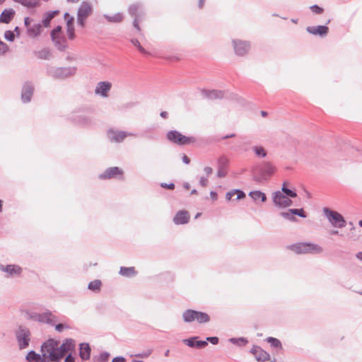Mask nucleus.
Segmentation results:
<instances>
[{
  "label": "nucleus",
  "mask_w": 362,
  "mask_h": 362,
  "mask_svg": "<svg viewBox=\"0 0 362 362\" xmlns=\"http://www.w3.org/2000/svg\"><path fill=\"white\" fill-rule=\"evenodd\" d=\"M41 354L45 358V362H60L62 355L58 351V341L54 339H49L41 345Z\"/></svg>",
  "instance_id": "f257e3e1"
},
{
  "label": "nucleus",
  "mask_w": 362,
  "mask_h": 362,
  "mask_svg": "<svg viewBox=\"0 0 362 362\" xmlns=\"http://www.w3.org/2000/svg\"><path fill=\"white\" fill-rule=\"evenodd\" d=\"M76 70L77 68L76 66L55 67L51 65H47L46 74L55 80H64L74 76Z\"/></svg>",
  "instance_id": "f03ea898"
},
{
  "label": "nucleus",
  "mask_w": 362,
  "mask_h": 362,
  "mask_svg": "<svg viewBox=\"0 0 362 362\" xmlns=\"http://www.w3.org/2000/svg\"><path fill=\"white\" fill-rule=\"evenodd\" d=\"M289 248L297 254H319L322 252V248L318 245L308 243L293 244Z\"/></svg>",
  "instance_id": "7ed1b4c3"
},
{
  "label": "nucleus",
  "mask_w": 362,
  "mask_h": 362,
  "mask_svg": "<svg viewBox=\"0 0 362 362\" xmlns=\"http://www.w3.org/2000/svg\"><path fill=\"white\" fill-rule=\"evenodd\" d=\"M182 318L185 322L189 323L196 320L199 323H206L210 320L209 315L203 312L187 309L182 313Z\"/></svg>",
  "instance_id": "20e7f679"
},
{
  "label": "nucleus",
  "mask_w": 362,
  "mask_h": 362,
  "mask_svg": "<svg viewBox=\"0 0 362 362\" xmlns=\"http://www.w3.org/2000/svg\"><path fill=\"white\" fill-rule=\"evenodd\" d=\"M15 336L20 349H25L29 346L31 332L24 325H19L15 332Z\"/></svg>",
  "instance_id": "39448f33"
},
{
  "label": "nucleus",
  "mask_w": 362,
  "mask_h": 362,
  "mask_svg": "<svg viewBox=\"0 0 362 362\" xmlns=\"http://www.w3.org/2000/svg\"><path fill=\"white\" fill-rule=\"evenodd\" d=\"M254 171L258 177L257 180L262 181L269 179L274 173L275 168L271 163L264 162L256 166Z\"/></svg>",
  "instance_id": "423d86ee"
},
{
  "label": "nucleus",
  "mask_w": 362,
  "mask_h": 362,
  "mask_svg": "<svg viewBox=\"0 0 362 362\" xmlns=\"http://www.w3.org/2000/svg\"><path fill=\"white\" fill-rule=\"evenodd\" d=\"M323 212L329 221V223L337 228H344L346 225V222L343 216L336 211L331 210L329 208H324Z\"/></svg>",
  "instance_id": "0eeeda50"
},
{
  "label": "nucleus",
  "mask_w": 362,
  "mask_h": 362,
  "mask_svg": "<svg viewBox=\"0 0 362 362\" xmlns=\"http://www.w3.org/2000/svg\"><path fill=\"white\" fill-rule=\"evenodd\" d=\"M166 136L170 141L180 146L194 143L196 141L194 137L186 136L176 130L168 132Z\"/></svg>",
  "instance_id": "6e6552de"
},
{
  "label": "nucleus",
  "mask_w": 362,
  "mask_h": 362,
  "mask_svg": "<svg viewBox=\"0 0 362 362\" xmlns=\"http://www.w3.org/2000/svg\"><path fill=\"white\" fill-rule=\"evenodd\" d=\"M92 12V6L88 1H84L81 3L77 11V23L81 27H84L86 19Z\"/></svg>",
  "instance_id": "1a4fd4ad"
},
{
  "label": "nucleus",
  "mask_w": 362,
  "mask_h": 362,
  "mask_svg": "<svg viewBox=\"0 0 362 362\" xmlns=\"http://www.w3.org/2000/svg\"><path fill=\"white\" fill-rule=\"evenodd\" d=\"M274 204L281 209L287 208L293 204L291 199L286 197L281 192L276 191L272 194Z\"/></svg>",
  "instance_id": "9d476101"
},
{
  "label": "nucleus",
  "mask_w": 362,
  "mask_h": 362,
  "mask_svg": "<svg viewBox=\"0 0 362 362\" xmlns=\"http://www.w3.org/2000/svg\"><path fill=\"white\" fill-rule=\"evenodd\" d=\"M0 271L6 273L7 278L19 277L23 273V268L18 264H6L0 263Z\"/></svg>",
  "instance_id": "9b49d317"
},
{
  "label": "nucleus",
  "mask_w": 362,
  "mask_h": 362,
  "mask_svg": "<svg viewBox=\"0 0 362 362\" xmlns=\"http://www.w3.org/2000/svg\"><path fill=\"white\" fill-rule=\"evenodd\" d=\"M76 341L71 338L65 339L61 344L58 341V351L59 354L62 355V359L69 352H71L75 350Z\"/></svg>",
  "instance_id": "f8f14e48"
},
{
  "label": "nucleus",
  "mask_w": 362,
  "mask_h": 362,
  "mask_svg": "<svg viewBox=\"0 0 362 362\" xmlns=\"http://www.w3.org/2000/svg\"><path fill=\"white\" fill-rule=\"evenodd\" d=\"M233 45L235 53L238 56H244L249 52L250 48L249 42L240 40H233Z\"/></svg>",
  "instance_id": "ddd939ff"
},
{
  "label": "nucleus",
  "mask_w": 362,
  "mask_h": 362,
  "mask_svg": "<svg viewBox=\"0 0 362 362\" xmlns=\"http://www.w3.org/2000/svg\"><path fill=\"white\" fill-rule=\"evenodd\" d=\"M34 93V86L30 81L24 83L21 91V100L23 103H27L31 100Z\"/></svg>",
  "instance_id": "4468645a"
},
{
  "label": "nucleus",
  "mask_w": 362,
  "mask_h": 362,
  "mask_svg": "<svg viewBox=\"0 0 362 362\" xmlns=\"http://www.w3.org/2000/svg\"><path fill=\"white\" fill-rule=\"evenodd\" d=\"M108 136L111 141L119 143L123 141V140L127 136H135L136 134L134 133L127 132L124 131L110 130L108 132Z\"/></svg>",
  "instance_id": "2eb2a0df"
},
{
  "label": "nucleus",
  "mask_w": 362,
  "mask_h": 362,
  "mask_svg": "<svg viewBox=\"0 0 362 362\" xmlns=\"http://www.w3.org/2000/svg\"><path fill=\"white\" fill-rule=\"evenodd\" d=\"M250 352L254 355L257 361L264 362L270 359V355L260 346L254 345Z\"/></svg>",
  "instance_id": "dca6fc26"
},
{
  "label": "nucleus",
  "mask_w": 362,
  "mask_h": 362,
  "mask_svg": "<svg viewBox=\"0 0 362 362\" xmlns=\"http://www.w3.org/2000/svg\"><path fill=\"white\" fill-rule=\"evenodd\" d=\"M112 88V83L109 81H100L97 83L95 88V95L103 98H107L108 93Z\"/></svg>",
  "instance_id": "f3484780"
},
{
  "label": "nucleus",
  "mask_w": 362,
  "mask_h": 362,
  "mask_svg": "<svg viewBox=\"0 0 362 362\" xmlns=\"http://www.w3.org/2000/svg\"><path fill=\"white\" fill-rule=\"evenodd\" d=\"M56 320V317L48 310L37 314V322H38L54 325Z\"/></svg>",
  "instance_id": "a211bd4d"
},
{
  "label": "nucleus",
  "mask_w": 362,
  "mask_h": 362,
  "mask_svg": "<svg viewBox=\"0 0 362 362\" xmlns=\"http://www.w3.org/2000/svg\"><path fill=\"white\" fill-rule=\"evenodd\" d=\"M306 30L310 34L323 37L328 34L329 28L327 25L308 26Z\"/></svg>",
  "instance_id": "6ab92c4d"
},
{
  "label": "nucleus",
  "mask_w": 362,
  "mask_h": 362,
  "mask_svg": "<svg viewBox=\"0 0 362 362\" xmlns=\"http://www.w3.org/2000/svg\"><path fill=\"white\" fill-rule=\"evenodd\" d=\"M123 175V171L118 167H111L107 168L103 173L99 175L102 180L111 179L115 177L117 175Z\"/></svg>",
  "instance_id": "aec40b11"
},
{
  "label": "nucleus",
  "mask_w": 362,
  "mask_h": 362,
  "mask_svg": "<svg viewBox=\"0 0 362 362\" xmlns=\"http://www.w3.org/2000/svg\"><path fill=\"white\" fill-rule=\"evenodd\" d=\"M228 160L225 156H221L218 159L217 177H224L227 175V165Z\"/></svg>",
  "instance_id": "412c9836"
},
{
  "label": "nucleus",
  "mask_w": 362,
  "mask_h": 362,
  "mask_svg": "<svg viewBox=\"0 0 362 362\" xmlns=\"http://www.w3.org/2000/svg\"><path fill=\"white\" fill-rule=\"evenodd\" d=\"M91 354V348L88 343H81L79 344V357L82 361H86L90 359Z\"/></svg>",
  "instance_id": "4be33fe9"
},
{
  "label": "nucleus",
  "mask_w": 362,
  "mask_h": 362,
  "mask_svg": "<svg viewBox=\"0 0 362 362\" xmlns=\"http://www.w3.org/2000/svg\"><path fill=\"white\" fill-rule=\"evenodd\" d=\"M189 220V215L187 211H178L173 218V221L177 225L185 224Z\"/></svg>",
  "instance_id": "5701e85b"
},
{
  "label": "nucleus",
  "mask_w": 362,
  "mask_h": 362,
  "mask_svg": "<svg viewBox=\"0 0 362 362\" xmlns=\"http://www.w3.org/2000/svg\"><path fill=\"white\" fill-rule=\"evenodd\" d=\"M202 93L204 98L208 99H221L224 95V92L218 90H203Z\"/></svg>",
  "instance_id": "b1692460"
},
{
  "label": "nucleus",
  "mask_w": 362,
  "mask_h": 362,
  "mask_svg": "<svg viewBox=\"0 0 362 362\" xmlns=\"http://www.w3.org/2000/svg\"><path fill=\"white\" fill-rule=\"evenodd\" d=\"M15 16V11L13 8L4 9L0 15V23L8 24Z\"/></svg>",
  "instance_id": "393cba45"
},
{
  "label": "nucleus",
  "mask_w": 362,
  "mask_h": 362,
  "mask_svg": "<svg viewBox=\"0 0 362 362\" xmlns=\"http://www.w3.org/2000/svg\"><path fill=\"white\" fill-rule=\"evenodd\" d=\"M73 121L81 126H88L91 124L90 118L83 114L74 115L72 117Z\"/></svg>",
  "instance_id": "a878e982"
},
{
  "label": "nucleus",
  "mask_w": 362,
  "mask_h": 362,
  "mask_svg": "<svg viewBox=\"0 0 362 362\" xmlns=\"http://www.w3.org/2000/svg\"><path fill=\"white\" fill-rule=\"evenodd\" d=\"M53 42L54 43L55 47L59 50V51H65L66 49L68 47V44L66 39L64 37L58 36V37H53L52 38Z\"/></svg>",
  "instance_id": "bb28decb"
},
{
  "label": "nucleus",
  "mask_w": 362,
  "mask_h": 362,
  "mask_svg": "<svg viewBox=\"0 0 362 362\" xmlns=\"http://www.w3.org/2000/svg\"><path fill=\"white\" fill-rule=\"evenodd\" d=\"M28 362H45L42 355L37 354L35 351H30L25 357Z\"/></svg>",
  "instance_id": "cd10ccee"
},
{
  "label": "nucleus",
  "mask_w": 362,
  "mask_h": 362,
  "mask_svg": "<svg viewBox=\"0 0 362 362\" xmlns=\"http://www.w3.org/2000/svg\"><path fill=\"white\" fill-rule=\"evenodd\" d=\"M21 313L24 316L25 320L37 322L38 314L37 313L32 311L28 308L21 309Z\"/></svg>",
  "instance_id": "c85d7f7f"
},
{
  "label": "nucleus",
  "mask_w": 362,
  "mask_h": 362,
  "mask_svg": "<svg viewBox=\"0 0 362 362\" xmlns=\"http://www.w3.org/2000/svg\"><path fill=\"white\" fill-rule=\"evenodd\" d=\"M249 196L255 201L257 202V200H260L262 202H265L267 201V196L266 194L259 191V190H255L252 191L249 193Z\"/></svg>",
  "instance_id": "c756f323"
},
{
  "label": "nucleus",
  "mask_w": 362,
  "mask_h": 362,
  "mask_svg": "<svg viewBox=\"0 0 362 362\" xmlns=\"http://www.w3.org/2000/svg\"><path fill=\"white\" fill-rule=\"evenodd\" d=\"M136 274V272L135 271L134 267H121L119 269V274L124 276L127 277H132L135 276Z\"/></svg>",
  "instance_id": "7c9ffc66"
},
{
  "label": "nucleus",
  "mask_w": 362,
  "mask_h": 362,
  "mask_svg": "<svg viewBox=\"0 0 362 362\" xmlns=\"http://www.w3.org/2000/svg\"><path fill=\"white\" fill-rule=\"evenodd\" d=\"M42 26L40 23L34 24L28 28V33L30 36L37 37L41 33Z\"/></svg>",
  "instance_id": "2f4dec72"
},
{
  "label": "nucleus",
  "mask_w": 362,
  "mask_h": 362,
  "mask_svg": "<svg viewBox=\"0 0 362 362\" xmlns=\"http://www.w3.org/2000/svg\"><path fill=\"white\" fill-rule=\"evenodd\" d=\"M104 18L110 23H120L123 20V15L121 13H117L112 16L105 14Z\"/></svg>",
  "instance_id": "473e14b6"
},
{
  "label": "nucleus",
  "mask_w": 362,
  "mask_h": 362,
  "mask_svg": "<svg viewBox=\"0 0 362 362\" xmlns=\"http://www.w3.org/2000/svg\"><path fill=\"white\" fill-rule=\"evenodd\" d=\"M281 192L288 198H294L297 197L296 192L288 188L286 182H284L281 187Z\"/></svg>",
  "instance_id": "72a5a7b5"
},
{
  "label": "nucleus",
  "mask_w": 362,
  "mask_h": 362,
  "mask_svg": "<svg viewBox=\"0 0 362 362\" xmlns=\"http://www.w3.org/2000/svg\"><path fill=\"white\" fill-rule=\"evenodd\" d=\"M59 13L58 10L48 11L46 13L45 17L42 19V23L45 27L49 26L51 20Z\"/></svg>",
  "instance_id": "f704fd0d"
},
{
  "label": "nucleus",
  "mask_w": 362,
  "mask_h": 362,
  "mask_svg": "<svg viewBox=\"0 0 362 362\" xmlns=\"http://www.w3.org/2000/svg\"><path fill=\"white\" fill-rule=\"evenodd\" d=\"M266 341L270 344V346L273 348H276V349H278L279 350H282L283 349V346H282V344L281 342L280 341L279 339H276V338H274V337H269L266 339Z\"/></svg>",
  "instance_id": "c9c22d12"
},
{
  "label": "nucleus",
  "mask_w": 362,
  "mask_h": 362,
  "mask_svg": "<svg viewBox=\"0 0 362 362\" xmlns=\"http://www.w3.org/2000/svg\"><path fill=\"white\" fill-rule=\"evenodd\" d=\"M14 2L21 4L27 8H35L38 6V3L34 0H13Z\"/></svg>",
  "instance_id": "e433bc0d"
},
{
  "label": "nucleus",
  "mask_w": 362,
  "mask_h": 362,
  "mask_svg": "<svg viewBox=\"0 0 362 362\" xmlns=\"http://www.w3.org/2000/svg\"><path fill=\"white\" fill-rule=\"evenodd\" d=\"M110 358V354L103 351L100 353L98 356H95L93 358V362H108Z\"/></svg>",
  "instance_id": "4c0bfd02"
},
{
  "label": "nucleus",
  "mask_w": 362,
  "mask_h": 362,
  "mask_svg": "<svg viewBox=\"0 0 362 362\" xmlns=\"http://www.w3.org/2000/svg\"><path fill=\"white\" fill-rule=\"evenodd\" d=\"M255 156L258 158H264L267 156V151L262 146H255L252 148Z\"/></svg>",
  "instance_id": "58836bf2"
},
{
  "label": "nucleus",
  "mask_w": 362,
  "mask_h": 362,
  "mask_svg": "<svg viewBox=\"0 0 362 362\" xmlns=\"http://www.w3.org/2000/svg\"><path fill=\"white\" fill-rule=\"evenodd\" d=\"M35 54L37 58L41 59H49L51 56L49 50L47 48L35 52Z\"/></svg>",
  "instance_id": "ea45409f"
},
{
  "label": "nucleus",
  "mask_w": 362,
  "mask_h": 362,
  "mask_svg": "<svg viewBox=\"0 0 362 362\" xmlns=\"http://www.w3.org/2000/svg\"><path fill=\"white\" fill-rule=\"evenodd\" d=\"M229 341L239 346H245L248 343V340L245 337L230 338Z\"/></svg>",
  "instance_id": "a19ab883"
},
{
  "label": "nucleus",
  "mask_w": 362,
  "mask_h": 362,
  "mask_svg": "<svg viewBox=\"0 0 362 362\" xmlns=\"http://www.w3.org/2000/svg\"><path fill=\"white\" fill-rule=\"evenodd\" d=\"M102 285L100 280H94L89 283L88 284V289L93 291H99L100 289V286Z\"/></svg>",
  "instance_id": "79ce46f5"
},
{
  "label": "nucleus",
  "mask_w": 362,
  "mask_h": 362,
  "mask_svg": "<svg viewBox=\"0 0 362 362\" xmlns=\"http://www.w3.org/2000/svg\"><path fill=\"white\" fill-rule=\"evenodd\" d=\"M280 216L286 220L293 222L296 221V218L291 212V209H288L287 211L281 212Z\"/></svg>",
  "instance_id": "37998d69"
},
{
  "label": "nucleus",
  "mask_w": 362,
  "mask_h": 362,
  "mask_svg": "<svg viewBox=\"0 0 362 362\" xmlns=\"http://www.w3.org/2000/svg\"><path fill=\"white\" fill-rule=\"evenodd\" d=\"M140 6V4H134L129 6V13L132 16H134V18L138 17L137 16V11L139 10V8Z\"/></svg>",
  "instance_id": "c03bdc74"
},
{
  "label": "nucleus",
  "mask_w": 362,
  "mask_h": 362,
  "mask_svg": "<svg viewBox=\"0 0 362 362\" xmlns=\"http://www.w3.org/2000/svg\"><path fill=\"white\" fill-rule=\"evenodd\" d=\"M132 43L137 47L139 51L143 54H148V52H147L140 44L139 41L137 39H132L131 40Z\"/></svg>",
  "instance_id": "a18cd8bd"
},
{
  "label": "nucleus",
  "mask_w": 362,
  "mask_h": 362,
  "mask_svg": "<svg viewBox=\"0 0 362 362\" xmlns=\"http://www.w3.org/2000/svg\"><path fill=\"white\" fill-rule=\"evenodd\" d=\"M198 339L197 337H193L189 339H183V343L186 344L187 346L189 347H195L197 339Z\"/></svg>",
  "instance_id": "49530a36"
},
{
  "label": "nucleus",
  "mask_w": 362,
  "mask_h": 362,
  "mask_svg": "<svg viewBox=\"0 0 362 362\" xmlns=\"http://www.w3.org/2000/svg\"><path fill=\"white\" fill-rule=\"evenodd\" d=\"M291 212L293 213V215L295 216V215H297L302 218H305L307 216L304 209L303 208L301 209H290Z\"/></svg>",
  "instance_id": "de8ad7c7"
},
{
  "label": "nucleus",
  "mask_w": 362,
  "mask_h": 362,
  "mask_svg": "<svg viewBox=\"0 0 362 362\" xmlns=\"http://www.w3.org/2000/svg\"><path fill=\"white\" fill-rule=\"evenodd\" d=\"M152 351H153V350L151 349H148L144 351L134 354V356L137 357V358H145L148 357L151 354Z\"/></svg>",
  "instance_id": "09e8293b"
},
{
  "label": "nucleus",
  "mask_w": 362,
  "mask_h": 362,
  "mask_svg": "<svg viewBox=\"0 0 362 362\" xmlns=\"http://www.w3.org/2000/svg\"><path fill=\"white\" fill-rule=\"evenodd\" d=\"M4 37L6 40L9 41V42H13L14 41V39H15V34H14V32L11 31V30H6L5 33H4Z\"/></svg>",
  "instance_id": "8fccbe9b"
},
{
  "label": "nucleus",
  "mask_w": 362,
  "mask_h": 362,
  "mask_svg": "<svg viewBox=\"0 0 362 362\" xmlns=\"http://www.w3.org/2000/svg\"><path fill=\"white\" fill-rule=\"evenodd\" d=\"M62 30V27L60 25H57L56 28H54L50 34L51 38H53V37H58L59 35V33Z\"/></svg>",
  "instance_id": "3c124183"
},
{
  "label": "nucleus",
  "mask_w": 362,
  "mask_h": 362,
  "mask_svg": "<svg viewBox=\"0 0 362 362\" xmlns=\"http://www.w3.org/2000/svg\"><path fill=\"white\" fill-rule=\"evenodd\" d=\"M8 51V45L0 40V54H4Z\"/></svg>",
  "instance_id": "603ef678"
},
{
  "label": "nucleus",
  "mask_w": 362,
  "mask_h": 362,
  "mask_svg": "<svg viewBox=\"0 0 362 362\" xmlns=\"http://www.w3.org/2000/svg\"><path fill=\"white\" fill-rule=\"evenodd\" d=\"M67 30V35L70 40H74L75 38V33H74V27H66Z\"/></svg>",
  "instance_id": "864d4df0"
},
{
  "label": "nucleus",
  "mask_w": 362,
  "mask_h": 362,
  "mask_svg": "<svg viewBox=\"0 0 362 362\" xmlns=\"http://www.w3.org/2000/svg\"><path fill=\"white\" fill-rule=\"evenodd\" d=\"M310 8L313 13L317 14H320L323 12V8L318 6L317 5H313L310 7Z\"/></svg>",
  "instance_id": "5fc2aeb1"
},
{
  "label": "nucleus",
  "mask_w": 362,
  "mask_h": 362,
  "mask_svg": "<svg viewBox=\"0 0 362 362\" xmlns=\"http://www.w3.org/2000/svg\"><path fill=\"white\" fill-rule=\"evenodd\" d=\"M69 328H70V327L69 325H67L66 324L59 323V324H57L55 325V329L59 332H62V330L64 329H69Z\"/></svg>",
  "instance_id": "6e6d98bb"
},
{
  "label": "nucleus",
  "mask_w": 362,
  "mask_h": 362,
  "mask_svg": "<svg viewBox=\"0 0 362 362\" xmlns=\"http://www.w3.org/2000/svg\"><path fill=\"white\" fill-rule=\"evenodd\" d=\"M233 192H234V195L237 194V198H236L237 200L243 199L245 197V192L240 189H233Z\"/></svg>",
  "instance_id": "4d7b16f0"
},
{
  "label": "nucleus",
  "mask_w": 362,
  "mask_h": 362,
  "mask_svg": "<svg viewBox=\"0 0 362 362\" xmlns=\"http://www.w3.org/2000/svg\"><path fill=\"white\" fill-rule=\"evenodd\" d=\"M207 344H208V343L206 341H198L197 339L195 348L202 349V348L205 347L206 346H207Z\"/></svg>",
  "instance_id": "13d9d810"
},
{
  "label": "nucleus",
  "mask_w": 362,
  "mask_h": 362,
  "mask_svg": "<svg viewBox=\"0 0 362 362\" xmlns=\"http://www.w3.org/2000/svg\"><path fill=\"white\" fill-rule=\"evenodd\" d=\"M64 362H75V356L71 353H69L66 356Z\"/></svg>",
  "instance_id": "bf43d9fd"
},
{
  "label": "nucleus",
  "mask_w": 362,
  "mask_h": 362,
  "mask_svg": "<svg viewBox=\"0 0 362 362\" xmlns=\"http://www.w3.org/2000/svg\"><path fill=\"white\" fill-rule=\"evenodd\" d=\"M206 341H209L212 344H217L218 343V338L216 337H209L206 338Z\"/></svg>",
  "instance_id": "052dcab7"
},
{
  "label": "nucleus",
  "mask_w": 362,
  "mask_h": 362,
  "mask_svg": "<svg viewBox=\"0 0 362 362\" xmlns=\"http://www.w3.org/2000/svg\"><path fill=\"white\" fill-rule=\"evenodd\" d=\"M160 186L163 187V188H165V189H173L175 188V185L174 183H169V184H167V183H165V182H162L160 184Z\"/></svg>",
  "instance_id": "680f3d73"
},
{
  "label": "nucleus",
  "mask_w": 362,
  "mask_h": 362,
  "mask_svg": "<svg viewBox=\"0 0 362 362\" xmlns=\"http://www.w3.org/2000/svg\"><path fill=\"white\" fill-rule=\"evenodd\" d=\"M199 184L202 187H206L208 185V179L204 177H201L199 180Z\"/></svg>",
  "instance_id": "e2e57ef3"
},
{
  "label": "nucleus",
  "mask_w": 362,
  "mask_h": 362,
  "mask_svg": "<svg viewBox=\"0 0 362 362\" xmlns=\"http://www.w3.org/2000/svg\"><path fill=\"white\" fill-rule=\"evenodd\" d=\"M74 18L73 16H70L66 21V27H72L74 26Z\"/></svg>",
  "instance_id": "0e129e2a"
},
{
  "label": "nucleus",
  "mask_w": 362,
  "mask_h": 362,
  "mask_svg": "<svg viewBox=\"0 0 362 362\" xmlns=\"http://www.w3.org/2000/svg\"><path fill=\"white\" fill-rule=\"evenodd\" d=\"M112 362H125V358L122 356H117L112 359Z\"/></svg>",
  "instance_id": "69168bd1"
},
{
  "label": "nucleus",
  "mask_w": 362,
  "mask_h": 362,
  "mask_svg": "<svg viewBox=\"0 0 362 362\" xmlns=\"http://www.w3.org/2000/svg\"><path fill=\"white\" fill-rule=\"evenodd\" d=\"M233 196H234L233 189L226 193V198L228 201H230L232 199Z\"/></svg>",
  "instance_id": "338daca9"
},
{
  "label": "nucleus",
  "mask_w": 362,
  "mask_h": 362,
  "mask_svg": "<svg viewBox=\"0 0 362 362\" xmlns=\"http://www.w3.org/2000/svg\"><path fill=\"white\" fill-rule=\"evenodd\" d=\"M204 171L206 174L207 176H209L212 173L213 170L211 167H205L204 168Z\"/></svg>",
  "instance_id": "774afa93"
}]
</instances>
